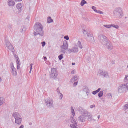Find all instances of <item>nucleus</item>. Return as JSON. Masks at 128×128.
I'll list each match as a JSON object with an SVG mask.
<instances>
[{"label": "nucleus", "instance_id": "2f4dec72", "mask_svg": "<svg viewBox=\"0 0 128 128\" xmlns=\"http://www.w3.org/2000/svg\"><path fill=\"white\" fill-rule=\"evenodd\" d=\"M58 59L60 60H62V58H64V56L62 55V54H60L58 56Z\"/></svg>", "mask_w": 128, "mask_h": 128}, {"label": "nucleus", "instance_id": "49530a36", "mask_svg": "<svg viewBox=\"0 0 128 128\" xmlns=\"http://www.w3.org/2000/svg\"><path fill=\"white\" fill-rule=\"evenodd\" d=\"M124 80H128V76H126V77L124 78Z\"/></svg>", "mask_w": 128, "mask_h": 128}, {"label": "nucleus", "instance_id": "a18cd8bd", "mask_svg": "<svg viewBox=\"0 0 128 128\" xmlns=\"http://www.w3.org/2000/svg\"><path fill=\"white\" fill-rule=\"evenodd\" d=\"M71 74H74V70H72V71L71 72Z\"/></svg>", "mask_w": 128, "mask_h": 128}, {"label": "nucleus", "instance_id": "f8f14e48", "mask_svg": "<svg viewBox=\"0 0 128 128\" xmlns=\"http://www.w3.org/2000/svg\"><path fill=\"white\" fill-rule=\"evenodd\" d=\"M68 52L70 54H72V52H78V48L77 46H74L72 48L68 49Z\"/></svg>", "mask_w": 128, "mask_h": 128}, {"label": "nucleus", "instance_id": "412c9836", "mask_svg": "<svg viewBox=\"0 0 128 128\" xmlns=\"http://www.w3.org/2000/svg\"><path fill=\"white\" fill-rule=\"evenodd\" d=\"M123 110H124V112H126H126H128V104L124 105V106L123 107Z\"/></svg>", "mask_w": 128, "mask_h": 128}, {"label": "nucleus", "instance_id": "aec40b11", "mask_svg": "<svg viewBox=\"0 0 128 128\" xmlns=\"http://www.w3.org/2000/svg\"><path fill=\"white\" fill-rule=\"evenodd\" d=\"M76 80H78V76H74L71 78L70 82L72 84V82H76Z\"/></svg>", "mask_w": 128, "mask_h": 128}, {"label": "nucleus", "instance_id": "473e14b6", "mask_svg": "<svg viewBox=\"0 0 128 128\" xmlns=\"http://www.w3.org/2000/svg\"><path fill=\"white\" fill-rule=\"evenodd\" d=\"M34 66V64H30V70L29 72V74H30L32 72V66Z\"/></svg>", "mask_w": 128, "mask_h": 128}, {"label": "nucleus", "instance_id": "6e6552de", "mask_svg": "<svg viewBox=\"0 0 128 128\" xmlns=\"http://www.w3.org/2000/svg\"><path fill=\"white\" fill-rule=\"evenodd\" d=\"M98 38L102 44H106H106L108 42H109L108 38L103 34L100 35L98 36Z\"/></svg>", "mask_w": 128, "mask_h": 128}, {"label": "nucleus", "instance_id": "dca6fc26", "mask_svg": "<svg viewBox=\"0 0 128 128\" xmlns=\"http://www.w3.org/2000/svg\"><path fill=\"white\" fill-rule=\"evenodd\" d=\"M8 4L9 6H14L16 4V2L14 0H8Z\"/></svg>", "mask_w": 128, "mask_h": 128}, {"label": "nucleus", "instance_id": "72a5a7b5", "mask_svg": "<svg viewBox=\"0 0 128 128\" xmlns=\"http://www.w3.org/2000/svg\"><path fill=\"white\" fill-rule=\"evenodd\" d=\"M111 26H112L113 28H120L118 26L116 25V24H111Z\"/></svg>", "mask_w": 128, "mask_h": 128}, {"label": "nucleus", "instance_id": "f704fd0d", "mask_svg": "<svg viewBox=\"0 0 128 128\" xmlns=\"http://www.w3.org/2000/svg\"><path fill=\"white\" fill-rule=\"evenodd\" d=\"M96 12H97V14H104V12L100 10H96Z\"/></svg>", "mask_w": 128, "mask_h": 128}, {"label": "nucleus", "instance_id": "37998d69", "mask_svg": "<svg viewBox=\"0 0 128 128\" xmlns=\"http://www.w3.org/2000/svg\"><path fill=\"white\" fill-rule=\"evenodd\" d=\"M94 106H94V105H91L90 106V108H94Z\"/></svg>", "mask_w": 128, "mask_h": 128}, {"label": "nucleus", "instance_id": "20e7f679", "mask_svg": "<svg viewBox=\"0 0 128 128\" xmlns=\"http://www.w3.org/2000/svg\"><path fill=\"white\" fill-rule=\"evenodd\" d=\"M114 14L116 18H122V10L120 8H116L114 11Z\"/></svg>", "mask_w": 128, "mask_h": 128}, {"label": "nucleus", "instance_id": "9d476101", "mask_svg": "<svg viewBox=\"0 0 128 128\" xmlns=\"http://www.w3.org/2000/svg\"><path fill=\"white\" fill-rule=\"evenodd\" d=\"M128 88L126 86V84H122L120 86H118V92H120V94H122V92H124V90Z\"/></svg>", "mask_w": 128, "mask_h": 128}, {"label": "nucleus", "instance_id": "864d4df0", "mask_svg": "<svg viewBox=\"0 0 128 128\" xmlns=\"http://www.w3.org/2000/svg\"><path fill=\"white\" fill-rule=\"evenodd\" d=\"M88 94H90V92H86V96H88Z\"/></svg>", "mask_w": 128, "mask_h": 128}, {"label": "nucleus", "instance_id": "a211bd4d", "mask_svg": "<svg viewBox=\"0 0 128 128\" xmlns=\"http://www.w3.org/2000/svg\"><path fill=\"white\" fill-rule=\"evenodd\" d=\"M87 118L86 116H84L82 115L79 117V118H80V122H86V118Z\"/></svg>", "mask_w": 128, "mask_h": 128}, {"label": "nucleus", "instance_id": "1a4fd4ad", "mask_svg": "<svg viewBox=\"0 0 128 128\" xmlns=\"http://www.w3.org/2000/svg\"><path fill=\"white\" fill-rule=\"evenodd\" d=\"M78 110L80 112V114H82V116L87 117L88 116V111L82 108V107H79Z\"/></svg>", "mask_w": 128, "mask_h": 128}, {"label": "nucleus", "instance_id": "b1692460", "mask_svg": "<svg viewBox=\"0 0 128 128\" xmlns=\"http://www.w3.org/2000/svg\"><path fill=\"white\" fill-rule=\"evenodd\" d=\"M100 90H101L100 88H98L97 90L93 91L92 92V94H94V95L96 94H98V93L100 92Z\"/></svg>", "mask_w": 128, "mask_h": 128}, {"label": "nucleus", "instance_id": "4be33fe9", "mask_svg": "<svg viewBox=\"0 0 128 128\" xmlns=\"http://www.w3.org/2000/svg\"><path fill=\"white\" fill-rule=\"evenodd\" d=\"M70 120L71 122V124H76V121L74 118L72 117L70 118Z\"/></svg>", "mask_w": 128, "mask_h": 128}, {"label": "nucleus", "instance_id": "a878e982", "mask_svg": "<svg viewBox=\"0 0 128 128\" xmlns=\"http://www.w3.org/2000/svg\"><path fill=\"white\" fill-rule=\"evenodd\" d=\"M53 20H54L52 19V18H50V16H48L47 19V22L48 24H50V22H52Z\"/></svg>", "mask_w": 128, "mask_h": 128}, {"label": "nucleus", "instance_id": "cd10ccee", "mask_svg": "<svg viewBox=\"0 0 128 128\" xmlns=\"http://www.w3.org/2000/svg\"><path fill=\"white\" fill-rule=\"evenodd\" d=\"M104 96V92L103 91H100L99 92V93L98 94V98H102Z\"/></svg>", "mask_w": 128, "mask_h": 128}, {"label": "nucleus", "instance_id": "2eb2a0df", "mask_svg": "<svg viewBox=\"0 0 128 128\" xmlns=\"http://www.w3.org/2000/svg\"><path fill=\"white\" fill-rule=\"evenodd\" d=\"M11 70L12 76H16V74H18V73L16 72V69L14 68V66H11Z\"/></svg>", "mask_w": 128, "mask_h": 128}, {"label": "nucleus", "instance_id": "4c0bfd02", "mask_svg": "<svg viewBox=\"0 0 128 128\" xmlns=\"http://www.w3.org/2000/svg\"><path fill=\"white\" fill-rule=\"evenodd\" d=\"M92 10H94V12H96V6H92Z\"/></svg>", "mask_w": 128, "mask_h": 128}, {"label": "nucleus", "instance_id": "5fc2aeb1", "mask_svg": "<svg viewBox=\"0 0 128 128\" xmlns=\"http://www.w3.org/2000/svg\"><path fill=\"white\" fill-rule=\"evenodd\" d=\"M62 52H66V50H62Z\"/></svg>", "mask_w": 128, "mask_h": 128}, {"label": "nucleus", "instance_id": "6e6d98bb", "mask_svg": "<svg viewBox=\"0 0 128 128\" xmlns=\"http://www.w3.org/2000/svg\"><path fill=\"white\" fill-rule=\"evenodd\" d=\"M0 82H2V79L0 78Z\"/></svg>", "mask_w": 128, "mask_h": 128}, {"label": "nucleus", "instance_id": "f3484780", "mask_svg": "<svg viewBox=\"0 0 128 128\" xmlns=\"http://www.w3.org/2000/svg\"><path fill=\"white\" fill-rule=\"evenodd\" d=\"M16 8H18V10H19V12H22V4H20V3H18L16 4Z\"/></svg>", "mask_w": 128, "mask_h": 128}, {"label": "nucleus", "instance_id": "ea45409f", "mask_svg": "<svg viewBox=\"0 0 128 128\" xmlns=\"http://www.w3.org/2000/svg\"><path fill=\"white\" fill-rule=\"evenodd\" d=\"M56 92L58 94H60V88H57Z\"/></svg>", "mask_w": 128, "mask_h": 128}, {"label": "nucleus", "instance_id": "7ed1b4c3", "mask_svg": "<svg viewBox=\"0 0 128 128\" xmlns=\"http://www.w3.org/2000/svg\"><path fill=\"white\" fill-rule=\"evenodd\" d=\"M44 103L48 108H54V101L52 100V98L50 97L45 98Z\"/></svg>", "mask_w": 128, "mask_h": 128}, {"label": "nucleus", "instance_id": "4468645a", "mask_svg": "<svg viewBox=\"0 0 128 128\" xmlns=\"http://www.w3.org/2000/svg\"><path fill=\"white\" fill-rule=\"evenodd\" d=\"M100 74L101 76H103L104 78H108V72L104 71V70H100Z\"/></svg>", "mask_w": 128, "mask_h": 128}, {"label": "nucleus", "instance_id": "de8ad7c7", "mask_svg": "<svg viewBox=\"0 0 128 128\" xmlns=\"http://www.w3.org/2000/svg\"><path fill=\"white\" fill-rule=\"evenodd\" d=\"M19 128H24V125H21Z\"/></svg>", "mask_w": 128, "mask_h": 128}, {"label": "nucleus", "instance_id": "58836bf2", "mask_svg": "<svg viewBox=\"0 0 128 128\" xmlns=\"http://www.w3.org/2000/svg\"><path fill=\"white\" fill-rule=\"evenodd\" d=\"M64 38H65V40H70V38L68 37V36H64Z\"/></svg>", "mask_w": 128, "mask_h": 128}, {"label": "nucleus", "instance_id": "f257e3e1", "mask_svg": "<svg viewBox=\"0 0 128 128\" xmlns=\"http://www.w3.org/2000/svg\"><path fill=\"white\" fill-rule=\"evenodd\" d=\"M34 36H39V38H40L44 36V26L40 22L36 23L34 26Z\"/></svg>", "mask_w": 128, "mask_h": 128}, {"label": "nucleus", "instance_id": "423d86ee", "mask_svg": "<svg viewBox=\"0 0 128 128\" xmlns=\"http://www.w3.org/2000/svg\"><path fill=\"white\" fill-rule=\"evenodd\" d=\"M5 42L7 48H8L9 50H10V52H14V46L8 40H5Z\"/></svg>", "mask_w": 128, "mask_h": 128}, {"label": "nucleus", "instance_id": "09e8293b", "mask_svg": "<svg viewBox=\"0 0 128 128\" xmlns=\"http://www.w3.org/2000/svg\"><path fill=\"white\" fill-rule=\"evenodd\" d=\"M22 0H15V2H20Z\"/></svg>", "mask_w": 128, "mask_h": 128}, {"label": "nucleus", "instance_id": "7c9ffc66", "mask_svg": "<svg viewBox=\"0 0 128 128\" xmlns=\"http://www.w3.org/2000/svg\"><path fill=\"white\" fill-rule=\"evenodd\" d=\"M104 28H112V24H106L104 25Z\"/></svg>", "mask_w": 128, "mask_h": 128}, {"label": "nucleus", "instance_id": "9b49d317", "mask_svg": "<svg viewBox=\"0 0 128 128\" xmlns=\"http://www.w3.org/2000/svg\"><path fill=\"white\" fill-rule=\"evenodd\" d=\"M104 46H106V48L108 50H112V48H114V46L112 45V42H110V41L104 44Z\"/></svg>", "mask_w": 128, "mask_h": 128}, {"label": "nucleus", "instance_id": "79ce46f5", "mask_svg": "<svg viewBox=\"0 0 128 128\" xmlns=\"http://www.w3.org/2000/svg\"><path fill=\"white\" fill-rule=\"evenodd\" d=\"M78 86V82H75L73 84V86Z\"/></svg>", "mask_w": 128, "mask_h": 128}, {"label": "nucleus", "instance_id": "5701e85b", "mask_svg": "<svg viewBox=\"0 0 128 128\" xmlns=\"http://www.w3.org/2000/svg\"><path fill=\"white\" fill-rule=\"evenodd\" d=\"M83 90L84 92H86L88 94V92H90V90H88V86H84L83 87Z\"/></svg>", "mask_w": 128, "mask_h": 128}, {"label": "nucleus", "instance_id": "3c124183", "mask_svg": "<svg viewBox=\"0 0 128 128\" xmlns=\"http://www.w3.org/2000/svg\"><path fill=\"white\" fill-rule=\"evenodd\" d=\"M74 64H76V63H74V62L72 63V66H74Z\"/></svg>", "mask_w": 128, "mask_h": 128}, {"label": "nucleus", "instance_id": "0eeeda50", "mask_svg": "<svg viewBox=\"0 0 128 128\" xmlns=\"http://www.w3.org/2000/svg\"><path fill=\"white\" fill-rule=\"evenodd\" d=\"M50 76V78H56V77L58 76V72L56 71V68H52Z\"/></svg>", "mask_w": 128, "mask_h": 128}, {"label": "nucleus", "instance_id": "a19ab883", "mask_svg": "<svg viewBox=\"0 0 128 128\" xmlns=\"http://www.w3.org/2000/svg\"><path fill=\"white\" fill-rule=\"evenodd\" d=\"M41 44H42V46H46V42H42Z\"/></svg>", "mask_w": 128, "mask_h": 128}, {"label": "nucleus", "instance_id": "f03ea898", "mask_svg": "<svg viewBox=\"0 0 128 128\" xmlns=\"http://www.w3.org/2000/svg\"><path fill=\"white\" fill-rule=\"evenodd\" d=\"M12 116L15 118V124H22V118L20 113L15 112L12 114Z\"/></svg>", "mask_w": 128, "mask_h": 128}, {"label": "nucleus", "instance_id": "c85d7f7f", "mask_svg": "<svg viewBox=\"0 0 128 128\" xmlns=\"http://www.w3.org/2000/svg\"><path fill=\"white\" fill-rule=\"evenodd\" d=\"M71 112L72 113V116H74V108L72 106H71Z\"/></svg>", "mask_w": 128, "mask_h": 128}, {"label": "nucleus", "instance_id": "6ab92c4d", "mask_svg": "<svg viewBox=\"0 0 128 128\" xmlns=\"http://www.w3.org/2000/svg\"><path fill=\"white\" fill-rule=\"evenodd\" d=\"M16 62L17 70H20V58H18Z\"/></svg>", "mask_w": 128, "mask_h": 128}, {"label": "nucleus", "instance_id": "bb28decb", "mask_svg": "<svg viewBox=\"0 0 128 128\" xmlns=\"http://www.w3.org/2000/svg\"><path fill=\"white\" fill-rule=\"evenodd\" d=\"M86 4V1L85 0H82L80 3V5L81 6H84Z\"/></svg>", "mask_w": 128, "mask_h": 128}, {"label": "nucleus", "instance_id": "603ef678", "mask_svg": "<svg viewBox=\"0 0 128 128\" xmlns=\"http://www.w3.org/2000/svg\"><path fill=\"white\" fill-rule=\"evenodd\" d=\"M126 86L128 88V82L126 84Z\"/></svg>", "mask_w": 128, "mask_h": 128}, {"label": "nucleus", "instance_id": "4d7b16f0", "mask_svg": "<svg viewBox=\"0 0 128 128\" xmlns=\"http://www.w3.org/2000/svg\"><path fill=\"white\" fill-rule=\"evenodd\" d=\"M22 31L24 30V29H22Z\"/></svg>", "mask_w": 128, "mask_h": 128}, {"label": "nucleus", "instance_id": "c756f323", "mask_svg": "<svg viewBox=\"0 0 128 128\" xmlns=\"http://www.w3.org/2000/svg\"><path fill=\"white\" fill-rule=\"evenodd\" d=\"M3 104H4V98H0V106H2Z\"/></svg>", "mask_w": 128, "mask_h": 128}, {"label": "nucleus", "instance_id": "c9c22d12", "mask_svg": "<svg viewBox=\"0 0 128 128\" xmlns=\"http://www.w3.org/2000/svg\"><path fill=\"white\" fill-rule=\"evenodd\" d=\"M92 116L90 114L88 116V120H92Z\"/></svg>", "mask_w": 128, "mask_h": 128}, {"label": "nucleus", "instance_id": "39448f33", "mask_svg": "<svg viewBox=\"0 0 128 128\" xmlns=\"http://www.w3.org/2000/svg\"><path fill=\"white\" fill-rule=\"evenodd\" d=\"M83 34L88 42H92V40H94V34H92L88 33L86 32V30H83Z\"/></svg>", "mask_w": 128, "mask_h": 128}, {"label": "nucleus", "instance_id": "e433bc0d", "mask_svg": "<svg viewBox=\"0 0 128 128\" xmlns=\"http://www.w3.org/2000/svg\"><path fill=\"white\" fill-rule=\"evenodd\" d=\"M60 96H59V98L60 100H62V97L64 96V95L62 93H60Z\"/></svg>", "mask_w": 128, "mask_h": 128}, {"label": "nucleus", "instance_id": "ddd939ff", "mask_svg": "<svg viewBox=\"0 0 128 128\" xmlns=\"http://www.w3.org/2000/svg\"><path fill=\"white\" fill-rule=\"evenodd\" d=\"M60 48L62 50H68V42L64 41L62 46H60Z\"/></svg>", "mask_w": 128, "mask_h": 128}, {"label": "nucleus", "instance_id": "393cba45", "mask_svg": "<svg viewBox=\"0 0 128 128\" xmlns=\"http://www.w3.org/2000/svg\"><path fill=\"white\" fill-rule=\"evenodd\" d=\"M77 45L78 46V48H80L81 50L82 48V42H80V41L78 42Z\"/></svg>", "mask_w": 128, "mask_h": 128}, {"label": "nucleus", "instance_id": "c03bdc74", "mask_svg": "<svg viewBox=\"0 0 128 128\" xmlns=\"http://www.w3.org/2000/svg\"><path fill=\"white\" fill-rule=\"evenodd\" d=\"M44 60L45 62H46V60H48V58L46 57V56H44Z\"/></svg>", "mask_w": 128, "mask_h": 128}, {"label": "nucleus", "instance_id": "8fccbe9b", "mask_svg": "<svg viewBox=\"0 0 128 128\" xmlns=\"http://www.w3.org/2000/svg\"><path fill=\"white\" fill-rule=\"evenodd\" d=\"M100 118V115H98V118Z\"/></svg>", "mask_w": 128, "mask_h": 128}]
</instances>
